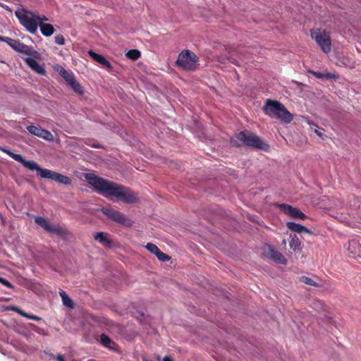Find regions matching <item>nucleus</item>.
Here are the masks:
<instances>
[{"label":"nucleus","instance_id":"nucleus-27","mask_svg":"<svg viewBox=\"0 0 361 361\" xmlns=\"http://www.w3.org/2000/svg\"><path fill=\"white\" fill-rule=\"evenodd\" d=\"M6 43L12 47L15 51H19L20 46L23 42H20L18 39H14L10 37H8L6 40Z\"/></svg>","mask_w":361,"mask_h":361},{"label":"nucleus","instance_id":"nucleus-19","mask_svg":"<svg viewBox=\"0 0 361 361\" xmlns=\"http://www.w3.org/2000/svg\"><path fill=\"white\" fill-rule=\"evenodd\" d=\"M27 129L32 135H51V133L48 130H43L35 126H27Z\"/></svg>","mask_w":361,"mask_h":361},{"label":"nucleus","instance_id":"nucleus-20","mask_svg":"<svg viewBox=\"0 0 361 361\" xmlns=\"http://www.w3.org/2000/svg\"><path fill=\"white\" fill-rule=\"evenodd\" d=\"M59 294L61 298L63 305L66 307H68L71 309H73L75 305L74 303L71 298L68 297V295L66 294L65 291L60 289L59 291Z\"/></svg>","mask_w":361,"mask_h":361},{"label":"nucleus","instance_id":"nucleus-30","mask_svg":"<svg viewBox=\"0 0 361 361\" xmlns=\"http://www.w3.org/2000/svg\"><path fill=\"white\" fill-rule=\"evenodd\" d=\"M17 312L23 317H26L27 319H33V320H35V321H39L41 320V318L37 315H35V314H28L27 312H25L24 311L20 310V309H18V308H16Z\"/></svg>","mask_w":361,"mask_h":361},{"label":"nucleus","instance_id":"nucleus-37","mask_svg":"<svg viewBox=\"0 0 361 361\" xmlns=\"http://www.w3.org/2000/svg\"><path fill=\"white\" fill-rule=\"evenodd\" d=\"M35 18L36 19V21L39 23L40 22H42L43 21H47L48 20V18L45 16H38V15H35Z\"/></svg>","mask_w":361,"mask_h":361},{"label":"nucleus","instance_id":"nucleus-22","mask_svg":"<svg viewBox=\"0 0 361 361\" xmlns=\"http://www.w3.org/2000/svg\"><path fill=\"white\" fill-rule=\"evenodd\" d=\"M78 94H83L84 90L80 84L74 78L68 84Z\"/></svg>","mask_w":361,"mask_h":361},{"label":"nucleus","instance_id":"nucleus-39","mask_svg":"<svg viewBox=\"0 0 361 361\" xmlns=\"http://www.w3.org/2000/svg\"><path fill=\"white\" fill-rule=\"evenodd\" d=\"M227 58H228V56H224V55L216 56V61L219 63H224L226 62V61H227Z\"/></svg>","mask_w":361,"mask_h":361},{"label":"nucleus","instance_id":"nucleus-47","mask_svg":"<svg viewBox=\"0 0 361 361\" xmlns=\"http://www.w3.org/2000/svg\"><path fill=\"white\" fill-rule=\"evenodd\" d=\"M92 147H95V148H100V147H101V146H100L99 145H95V144H94V145H92Z\"/></svg>","mask_w":361,"mask_h":361},{"label":"nucleus","instance_id":"nucleus-16","mask_svg":"<svg viewBox=\"0 0 361 361\" xmlns=\"http://www.w3.org/2000/svg\"><path fill=\"white\" fill-rule=\"evenodd\" d=\"M287 228L291 231L296 232L298 233H307L309 234H312V231H310L307 227L300 225L299 224H296L295 222H288L286 224Z\"/></svg>","mask_w":361,"mask_h":361},{"label":"nucleus","instance_id":"nucleus-11","mask_svg":"<svg viewBox=\"0 0 361 361\" xmlns=\"http://www.w3.org/2000/svg\"><path fill=\"white\" fill-rule=\"evenodd\" d=\"M88 54L94 61L99 63L104 68H106L109 71H113V66L111 63L102 55L97 54L92 50H90L88 51Z\"/></svg>","mask_w":361,"mask_h":361},{"label":"nucleus","instance_id":"nucleus-26","mask_svg":"<svg viewBox=\"0 0 361 361\" xmlns=\"http://www.w3.org/2000/svg\"><path fill=\"white\" fill-rule=\"evenodd\" d=\"M286 113L288 114V115L285 114V113L284 114L282 112L281 113V111H280L279 115L277 116L276 118L279 119L286 123H290V121L293 118V116L288 111L287 109H286Z\"/></svg>","mask_w":361,"mask_h":361},{"label":"nucleus","instance_id":"nucleus-2","mask_svg":"<svg viewBox=\"0 0 361 361\" xmlns=\"http://www.w3.org/2000/svg\"><path fill=\"white\" fill-rule=\"evenodd\" d=\"M0 150L7 154L15 161L21 163L24 167L28 169L29 170L37 171L38 175L40 176V177L42 178L53 180L65 185H71L72 183L71 179L68 176L49 169H42L34 161L25 160L21 154H15L6 147H0Z\"/></svg>","mask_w":361,"mask_h":361},{"label":"nucleus","instance_id":"nucleus-34","mask_svg":"<svg viewBox=\"0 0 361 361\" xmlns=\"http://www.w3.org/2000/svg\"><path fill=\"white\" fill-rule=\"evenodd\" d=\"M156 256H157V258H158L160 261H161V262H168V261H169V260H170V259H171V257H170L168 255H166V254L164 253V252H161V250H159V251L157 252V255H156Z\"/></svg>","mask_w":361,"mask_h":361},{"label":"nucleus","instance_id":"nucleus-6","mask_svg":"<svg viewBox=\"0 0 361 361\" xmlns=\"http://www.w3.org/2000/svg\"><path fill=\"white\" fill-rule=\"evenodd\" d=\"M311 37L314 39L317 44L324 53L327 54L331 51V41L328 32L326 30L322 31L320 29L312 30Z\"/></svg>","mask_w":361,"mask_h":361},{"label":"nucleus","instance_id":"nucleus-5","mask_svg":"<svg viewBox=\"0 0 361 361\" xmlns=\"http://www.w3.org/2000/svg\"><path fill=\"white\" fill-rule=\"evenodd\" d=\"M199 57L190 50H183L178 56L176 66L185 71H193L198 66Z\"/></svg>","mask_w":361,"mask_h":361},{"label":"nucleus","instance_id":"nucleus-25","mask_svg":"<svg viewBox=\"0 0 361 361\" xmlns=\"http://www.w3.org/2000/svg\"><path fill=\"white\" fill-rule=\"evenodd\" d=\"M58 72H59V75L66 80L67 84H68L71 81V80H73L75 78L71 73H69L63 67H61L58 70Z\"/></svg>","mask_w":361,"mask_h":361},{"label":"nucleus","instance_id":"nucleus-13","mask_svg":"<svg viewBox=\"0 0 361 361\" xmlns=\"http://www.w3.org/2000/svg\"><path fill=\"white\" fill-rule=\"evenodd\" d=\"M267 255L277 263L281 264H286L287 263V259L285 258V257L280 252L275 250L274 247L271 245L268 246Z\"/></svg>","mask_w":361,"mask_h":361},{"label":"nucleus","instance_id":"nucleus-8","mask_svg":"<svg viewBox=\"0 0 361 361\" xmlns=\"http://www.w3.org/2000/svg\"><path fill=\"white\" fill-rule=\"evenodd\" d=\"M35 222L46 231L54 233L58 236L64 237L67 235V230L59 225L51 224L48 219L42 216H36Z\"/></svg>","mask_w":361,"mask_h":361},{"label":"nucleus","instance_id":"nucleus-17","mask_svg":"<svg viewBox=\"0 0 361 361\" xmlns=\"http://www.w3.org/2000/svg\"><path fill=\"white\" fill-rule=\"evenodd\" d=\"M348 250L354 256L361 257V245L357 240H350Z\"/></svg>","mask_w":361,"mask_h":361},{"label":"nucleus","instance_id":"nucleus-45","mask_svg":"<svg viewBox=\"0 0 361 361\" xmlns=\"http://www.w3.org/2000/svg\"><path fill=\"white\" fill-rule=\"evenodd\" d=\"M235 135H239V136H241V135H245V131H240V132H239L238 134H235Z\"/></svg>","mask_w":361,"mask_h":361},{"label":"nucleus","instance_id":"nucleus-9","mask_svg":"<svg viewBox=\"0 0 361 361\" xmlns=\"http://www.w3.org/2000/svg\"><path fill=\"white\" fill-rule=\"evenodd\" d=\"M279 208L284 214L293 219H305L307 216L299 209L286 204H279Z\"/></svg>","mask_w":361,"mask_h":361},{"label":"nucleus","instance_id":"nucleus-28","mask_svg":"<svg viewBox=\"0 0 361 361\" xmlns=\"http://www.w3.org/2000/svg\"><path fill=\"white\" fill-rule=\"evenodd\" d=\"M100 341L101 343L105 346L109 348H112V346H111V344H114V343L111 340V338L106 334H102L100 336Z\"/></svg>","mask_w":361,"mask_h":361},{"label":"nucleus","instance_id":"nucleus-42","mask_svg":"<svg viewBox=\"0 0 361 361\" xmlns=\"http://www.w3.org/2000/svg\"><path fill=\"white\" fill-rule=\"evenodd\" d=\"M42 138L48 140V141H54V137H47V136H44V137H42Z\"/></svg>","mask_w":361,"mask_h":361},{"label":"nucleus","instance_id":"nucleus-35","mask_svg":"<svg viewBox=\"0 0 361 361\" xmlns=\"http://www.w3.org/2000/svg\"><path fill=\"white\" fill-rule=\"evenodd\" d=\"M55 42L59 45L65 44V39L62 35H58L55 37Z\"/></svg>","mask_w":361,"mask_h":361},{"label":"nucleus","instance_id":"nucleus-48","mask_svg":"<svg viewBox=\"0 0 361 361\" xmlns=\"http://www.w3.org/2000/svg\"><path fill=\"white\" fill-rule=\"evenodd\" d=\"M4 8L8 11H11L9 8H8V6H4Z\"/></svg>","mask_w":361,"mask_h":361},{"label":"nucleus","instance_id":"nucleus-12","mask_svg":"<svg viewBox=\"0 0 361 361\" xmlns=\"http://www.w3.org/2000/svg\"><path fill=\"white\" fill-rule=\"evenodd\" d=\"M288 145L298 149L302 148L307 142V137H283Z\"/></svg>","mask_w":361,"mask_h":361},{"label":"nucleus","instance_id":"nucleus-43","mask_svg":"<svg viewBox=\"0 0 361 361\" xmlns=\"http://www.w3.org/2000/svg\"><path fill=\"white\" fill-rule=\"evenodd\" d=\"M56 360L57 361H65L63 355H61L57 356Z\"/></svg>","mask_w":361,"mask_h":361},{"label":"nucleus","instance_id":"nucleus-41","mask_svg":"<svg viewBox=\"0 0 361 361\" xmlns=\"http://www.w3.org/2000/svg\"><path fill=\"white\" fill-rule=\"evenodd\" d=\"M313 305H314V307H319V305H320L321 307H322V306H323V304L321 302V301L317 300V301L314 302Z\"/></svg>","mask_w":361,"mask_h":361},{"label":"nucleus","instance_id":"nucleus-24","mask_svg":"<svg viewBox=\"0 0 361 361\" xmlns=\"http://www.w3.org/2000/svg\"><path fill=\"white\" fill-rule=\"evenodd\" d=\"M289 245L292 250L294 251L296 250H301V243L299 240V238L297 237L296 235H294L291 238V240L289 243Z\"/></svg>","mask_w":361,"mask_h":361},{"label":"nucleus","instance_id":"nucleus-49","mask_svg":"<svg viewBox=\"0 0 361 361\" xmlns=\"http://www.w3.org/2000/svg\"><path fill=\"white\" fill-rule=\"evenodd\" d=\"M56 142H57L58 144H59V138L56 139Z\"/></svg>","mask_w":361,"mask_h":361},{"label":"nucleus","instance_id":"nucleus-44","mask_svg":"<svg viewBox=\"0 0 361 361\" xmlns=\"http://www.w3.org/2000/svg\"><path fill=\"white\" fill-rule=\"evenodd\" d=\"M8 37H3L0 35V41L6 42Z\"/></svg>","mask_w":361,"mask_h":361},{"label":"nucleus","instance_id":"nucleus-15","mask_svg":"<svg viewBox=\"0 0 361 361\" xmlns=\"http://www.w3.org/2000/svg\"><path fill=\"white\" fill-rule=\"evenodd\" d=\"M94 238L105 247L111 248L113 241L108 237V234L104 232H97L95 233Z\"/></svg>","mask_w":361,"mask_h":361},{"label":"nucleus","instance_id":"nucleus-4","mask_svg":"<svg viewBox=\"0 0 361 361\" xmlns=\"http://www.w3.org/2000/svg\"><path fill=\"white\" fill-rule=\"evenodd\" d=\"M15 15L20 24L31 34H35L39 26V23L35 18V13L25 8H18Z\"/></svg>","mask_w":361,"mask_h":361},{"label":"nucleus","instance_id":"nucleus-21","mask_svg":"<svg viewBox=\"0 0 361 361\" xmlns=\"http://www.w3.org/2000/svg\"><path fill=\"white\" fill-rule=\"evenodd\" d=\"M309 73H310L312 75H313L314 77L319 79L322 78H326V79H337L338 76L334 73H322V72H317L314 71H309Z\"/></svg>","mask_w":361,"mask_h":361},{"label":"nucleus","instance_id":"nucleus-29","mask_svg":"<svg viewBox=\"0 0 361 361\" xmlns=\"http://www.w3.org/2000/svg\"><path fill=\"white\" fill-rule=\"evenodd\" d=\"M140 51L137 49L129 50L126 54V56L133 61L138 59L140 57Z\"/></svg>","mask_w":361,"mask_h":361},{"label":"nucleus","instance_id":"nucleus-31","mask_svg":"<svg viewBox=\"0 0 361 361\" xmlns=\"http://www.w3.org/2000/svg\"><path fill=\"white\" fill-rule=\"evenodd\" d=\"M300 281L302 282L305 284L312 286H314V287L319 286V285L314 281H313L311 278L307 277V276H301L300 278Z\"/></svg>","mask_w":361,"mask_h":361},{"label":"nucleus","instance_id":"nucleus-46","mask_svg":"<svg viewBox=\"0 0 361 361\" xmlns=\"http://www.w3.org/2000/svg\"><path fill=\"white\" fill-rule=\"evenodd\" d=\"M163 361H173V360L171 358H170L169 357H165L164 358Z\"/></svg>","mask_w":361,"mask_h":361},{"label":"nucleus","instance_id":"nucleus-3","mask_svg":"<svg viewBox=\"0 0 361 361\" xmlns=\"http://www.w3.org/2000/svg\"><path fill=\"white\" fill-rule=\"evenodd\" d=\"M231 144L236 147L242 145L253 147L265 152L269 150V145L260 137H231Z\"/></svg>","mask_w":361,"mask_h":361},{"label":"nucleus","instance_id":"nucleus-23","mask_svg":"<svg viewBox=\"0 0 361 361\" xmlns=\"http://www.w3.org/2000/svg\"><path fill=\"white\" fill-rule=\"evenodd\" d=\"M18 52L33 56L37 54V52L35 51L32 47L27 46L23 43H22Z\"/></svg>","mask_w":361,"mask_h":361},{"label":"nucleus","instance_id":"nucleus-10","mask_svg":"<svg viewBox=\"0 0 361 361\" xmlns=\"http://www.w3.org/2000/svg\"><path fill=\"white\" fill-rule=\"evenodd\" d=\"M281 106H283V104L279 101L269 99L266 101L262 109L265 114L270 116L271 115H274L277 111H281Z\"/></svg>","mask_w":361,"mask_h":361},{"label":"nucleus","instance_id":"nucleus-32","mask_svg":"<svg viewBox=\"0 0 361 361\" xmlns=\"http://www.w3.org/2000/svg\"><path fill=\"white\" fill-rule=\"evenodd\" d=\"M145 247L148 251L154 254L155 255H157V252L160 250L159 248L156 245L152 243H148L145 245Z\"/></svg>","mask_w":361,"mask_h":361},{"label":"nucleus","instance_id":"nucleus-1","mask_svg":"<svg viewBox=\"0 0 361 361\" xmlns=\"http://www.w3.org/2000/svg\"><path fill=\"white\" fill-rule=\"evenodd\" d=\"M85 177L88 183L93 186L99 194L104 197H115L126 203H134L137 200L136 195L124 185L108 180L94 173H86Z\"/></svg>","mask_w":361,"mask_h":361},{"label":"nucleus","instance_id":"nucleus-18","mask_svg":"<svg viewBox=\"0 0 361 361\" xmlns=\"http://www.w3.org/2000/svg\"><path fill=\"white\" fill-rule=\"evenodd\" d=\"M39 27L42 34L45 37H49L54 32V27L52 25L40 22Z\"/></svg>","mask_w":361,"mask_h":361},{"label":"nucleus","instance_id":"nucleus-36","mask_svg":"<svg viewBox=\"0 0 361 361\" xmlns=\"http://www.w3.org/2000/svg\"><path fill=\"white\" fill-rule=\"evenodd\" d=\"M0 283L8 288H13V285L8 280H6V279L2 278L1 276H0Z\"/></svg>","mask_w":361,"mask_h":361},{"label":"nucleus","instance_id":"nucleus-50","mask_svg":"<svg viewBox=\"0 0 361 361\" xmlns=\"http://www.w3.org/2000/svg\"><path fill=\"white\" fill-rule=\"evenodd\" d=\"M250 135L254 136L255 135L253 133H251Z\"/></svg>","mask_w":361,"mask_h":361},{"label":"nucleus","instance_id":"nucleus-38","mask_svg":"<svg viewBox=\"0 0 361 361\" xmlns=\"http://www.w3.org/2000/svg\"><path fill=\"white\" fill-rule=\"evenodd\" d=\"M281 111V113H285V114L288 115V114L286 113V108L285 107V106L283 104V106H281V111H277L276 112L274 113V115H271L270 117L271 118H276L277 116L279 115V112Z\"/></svg>","mask_w":361,"mask_h":361},{"label":"nucleus","instance_id":"nucleus-33","mask_svg":"<svg viewBox=\"0 0 361 361\" xmlns=\"http://www.w3.org/2000/svg\"><path fill=\"white\" fill-rule=\"evenodd\" d=\"M307 124L310 129H311L314 133H317V135H322V133L319 131V127L314 123L310 121H307Z\"/></svg>","mask_w":361,"mask_h":361},{"label":"nucleus","instance_id":"nucleus-14","mask_svg":"<svg viewBox=\"0 0 361 361\" xmlns=\"http://www.w3.org/2000/svg\"><path fill=\"white\" fill-rule=\"evenodd\" d=\"M25 62L26 64L32 68L37 73L44 75L46 74V70L42 65H40L35 59L33 58H26L25 59Z\"/></svg>","mask_w":361,"mask_h":361},{"label":"nucleus","instance_id":"nucleus-40","mask_svg":"<svg viewBox=\"0 0 361 361\" xmlns=\"http://www.w3.org/2000/svg\"><path fill=\"white\" fill-rule=\"evenodd\" d=\"M227 61H229L231 63H232L235 65H238L237 60L235 58H233V56L232 54H230V55L228 56Z\"/></svg>","mask_w":361,"mask_h":361},{"label":"nucleus","instance_id":"nucleus-7","mask_svg":"<svg viewBox=\"0 0 361 361\" xmlns=\"http://www.w3.org/2000/svg\"><path fill=\"white\" fill-rule=\"evenodd\" d=\"M101 211L109 219L120 225L126 227H131L133 226V221L118 211L109 207H102Z\"/></svg>","mask_w":361,"mask_h":361}]
</instances>
